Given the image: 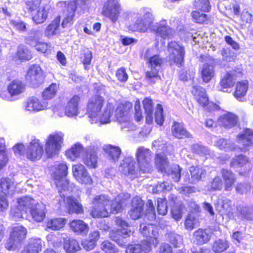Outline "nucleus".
Here are the masks:
<instances>
[{"label": "nucleus", "mask_w": 253, "mask_h": 253, "mask_svg": "<svg viewBox=\"0 0 253 253\" xmlns=\"http://www.w3.org/2000/svg\"><path fill=\"white\" fill-rule=\"evenodd\" d=\"M119 170L125 175L134 176L137 169L133 158L132 157H125L119 167Z\"/></svg>", "instance_id": "412c9836"}, {"label": "nucleus", "mask_w": 253, "mask_h": 253, "mask_svg": "<svg viewBox=\"0 0 253 253\" xmlns=\"http://www.w3.org/2000/svg\"><path fill=\"white\" fill-rule=\"evenodd\" d=\"M237 75L235 71L227 72L221 79L219 90L223 92H228V89L232 88L236 80Z\"/></svg>", "instance_id": "393cba45"}, {"label": "nucleus", "mask_w": 253, "mask_h": 253, "mask_svg": "<svg viewBox=\"0 0 253 253\" xmlns=\"http://www.w3.org/2000/svg\"><path fill=\"white\" fill-rule=\"evenodd\" d=\"M10 24L18 31L24 32L27 30L26 24L20 20H10Z\"/></svg>", "instance_id": "338daca9"}, {"label": "nucleus", "mask_w": 253, "mask_h": 253, "mask_svg": "<svg viewBox=\"0 0 253 253\" xmlns=\"http://www.w3.org/2000/svg\"><path fill=\"white\" fill-rule=\"evenodd\" d=\"M119 0H105L103 4L102 14L113 22H115L118 20L121 11Z\"/></svg>", "instance_id": "4468645a"}, {"label": "nucleus", "mask_w": 253, "mask_h": 253, "mask_svg": "<svg viewBox=\"0 0 253 253\" xmlns=\"http://www.w3.org/2000/svg\"><path fill=\"white\" fill-rule=\"evenodd\" d=\"M48 106L47 101L33 96L27 99L25 103V108L26 111L35 112L46 109Z\"/></svg>", "instance_id": "aec40b11"}, {"label": "nucleus", "mask_w": 253, "mask_h": 253, "mask_svg": "<svg viewBox=\"0 0 253 253\" xmlns=\"http://www.w3.org/2000/svg\"><path fill=\"white\" fill-rule=\"evenodd\" d=\"M141 234L146 237V240L141 242V244L129 245L126 250V253H149L152 247H156L159 242V234L156 227L152 224L141 223L140 225Z\"/></svg>", "instance_id": "39448f33"}, {"label": "nucleus", "mask_w": 253, "mask_h": 253, "mask_svg": "<svg viewBox=\"0 0 253 253\" xmlns=\"http://www.w3.org/2000/svg\"><path fill=\"white\" fill-rule=\"evenodd\" d=\"M49 14V8L42 6L32 12L33 21L37 24L44 22Z\"/></svg>", "instance_id": "7c9ffc66"}, {"label": "nucleus", "mask_w": 253, "mask_h": 253, "mask_svg": "<svg viewBox=\"0 0 253 253\" xmlns=\"http://www.w3.org/2000/svg\"><path fill=\"white\" fill-rule=\"evenodd\" d=\"M72 171L74 177L79 183L85 185H90L92 183L91 176L83 165L73 166Z\"/></svg>", "instance_id": "6ab92c4d"}, {"label": "nucleus", "mask_w": 253, "mask_h": 253, "mask_svg": "<svg viewBox=\"0 0 253 253\" xmlns=\"http://www.w3.org/2000/svg\"><path fill=\"white\" fill-rule=\"evenodd\" d=\"M0 187L2 193V194L0 195V210L3 211L6 209L8 206L6 196L12 195L15 190V187L13 182L8 178H1Z\"/></svg>", "instance_id": "2eb2a0df"}, {"label": "nucleus", "mask_w": 253, "mask_h": 253, "mask_svg": "<svg viewBox=\"0 0 253 253\" xmlns=\"http://www.w3.org/2000/svg\"><path fill=\"white\" fill-rule=\"evenodd\" d=\"M43 153V147L40 140L35 136H32L30 142L27 145L26 158L31 161L39 160L42 158Z\"/></svg>", "instance_id": "dca6fc26"}, {"label": "nucleus", "mask_w": 253, "mask_h": 253, "mask_svg": "<svg viewBox=\"0 0 253 253\" xmlns=\"http://www.w3.org/2000/svg\"><path fill=\"white\" fill-rule=\"evenodd\" d=\"M64 136V134L60 131L48 136L45 144V152L48 158L59 154L63 144Z\"/></svg>", "instance_id": "6e6552de"}, {"label": "nucleus", "mask_w": 253, "mask_h": 253, "mask_svg": "<svg viewBox=\"0 0 253 253\" xmlns=\"http://www.w3.org/2000/svg\"><path fill=\"white\" fill-rule=\"evenodd\" d=\"M238 142L244 146L253 145V131L250 129H245L237 135Z\"/></svg>", "instance_id": "2f4dec72"}, {"label": "nucleus", "mask_w": 253, "mask_h": 253, "mask_svg": "<svg viewBox=\"0 0 253 253\" xmlns=\"http://www.w3.org/2000/svg\"><path fill=\"white\" fill-rule=\"evenodd\" d=\"M159 70L156 69H150V71L146 72V79L150 84H154L155 82L160 79L158 72Z\"/></svg>", "instance_id": "bf43d9fd"}, {"label": "nucleus", "mask_w": 253, "mask_h": 253, "mask_svg": "<svg viewBox=\"0 0 253 253\" xmlns=\"http://www.w3.org/2000/svg\"><path fill=\"white\" fill-rule=\"evenodd\" d=\"M86 1L84 0H72L69 2L62 26L63 28L72 24L76 11H81L85 8Z\"/></svg>", "instance_id": "9b49d317"}, {"label": "nucleus", "mask_w": 253, "mask_h": 253, "mask_svg": "<svg viewBox=\"0 0 253 253\" xmlns=\"http://www.w3.org/2000/svg\"><path fill=\"white\" fill-rule=\"evenodd\" d=\"M221 173L223 180L224 190L226 191H231L236 181L235 174L226 169H222L221 170Z\"/></svg>", "instance_id": "a878e982"}, {"label": "nucleus", "mask_w": 253, "mask_h": 253, "mask_svg": "<svg viewBox=\"0 0 253 253\" xmlns=\"http://www.w3.org/2000/svg\"><path fill=\"white\" fill-rule=\"evenodd\" d=\"M195 241L197 244L203 245L207 243L211 237L209 233L206 230L199 229L196 231L193 234Z\"/></svg>", "instance_id": "a19ab883"}, {"label": "nucleus", "mask_w": 253, "mask_h": 253, "mask_svg": "<svg viewBox=\"0 0 253 253\" xmlns=\"http://www.w3.org/2000/svg\"><path fill=\"white\" fill-rule=\"evenodd\" d=\"M18 209L22 213L30 212L36 204L35 201L30 197H22L18 200Z\"/></svg>", "instance_id": "c756f323"}, {"label": "nucleus", "mask_w": 253, "mask_h": 253, "mask_svg": "<svg viewBox=\"0 0 253 253\" xmlns=\"http://www.w3.org/2000/svg\"><path fill=\"white\" fill-rule=\"evenodd\" d=\"M191 92L199 104L206 110L211 112L217 109V106L215 104L209 101V98L204 88L200 86H193Z\"/></svg>", "instance_id": "f3484780"}, {"label": "nucleus", "mask_w": 253, "mask_h": 253, "mask_svg": "<svg viewBox=\"0 0 253 253\" xmlns=\"http://www.w3.org/2000/svg\"><path fill=\"white\" fill-rule=\"evenodd\" d=\"M228 247V244L226 241L219 239L214 242L212 249L215 253H220L225 251Z\"/></svg>", "instance_id": "4d7b16f0"}, {"label": "nucleus", "mask_w": 253, "mask_h": 253, "mask_svg": "<svg viewBox=\"0 0 253 253\" xmlns=\"http://www.w3.org/2000/svg\"><path fill=\"white\" fill-rule=\"evenodd\" d=\"M101 248L105 253H116L118 252L117 248L108 241L103 242L101 244Z\"/></svg>", "instance_id": "0e129e2a"}, {"label": "nucleus", "mask_w": 253, "mask_h": 253, "mask_svg": "<svg viewBox=\"0 0 253 253\" xmlns=\"http://www.w3.org/2000/svg\"><path fill=\"white\" fill-rule=\"evenodd\" d=\"M144 202L139 197H135L132 200L131 207L128 211L129 217L133 220L140 218L143 214Z\"/></svg>", "instance_id": "4be33fe9"}, {"label": "nucleus", "mask_w": 253, "mask_h": 253, "mask_svg": "<svg viewBox=\"0 0 253 253\" xmlns=\"http://www.w3.org/2000/svg\"><path fill=\"white\" fill-rule=\"evenodd\" d=\"M132 22L127 26L129 31L145 33L151 27L154 19L151 10L149 8L141 9L137 14L131 15Z\"/></svg>", "instance_id": "423d86ee"}, {"label": "nucleus", "mask_w": 253, "mask_h": 253, "mask_svg": "<svg viewBox=\"0 0 253 253\" xmlns=\"http://www.w3.org/2000/svg\"><path fill=\"white\" fill-rule=\"evenodd\" d=\"M231 166L234 168H242L250 165L249 159L244 155H239L234 158L231 162Z\"/></svg>", "instance_id": "c03bdc74"}, {"label": "nucleus", "mask_w": 253, "mask_h": 253, "mask_svg": "<svg viewBox=\"0 0 253 253\" xmlns=\"http://www.w3.org/2000/svg\"><path fill=\"white\" fill-rule=\"evenodd\" d=\"M164 121L163 116V109L160 104L157 105V110L155 112V122L156 123L162 126Z\"/></svg>", "instance_id": "774afa93"}, {"label": "nucleus", "mask_w": 253, "mask_h": 253, "mask_svg": "<svg viewBox=\"0 0 253 253\" xmlns=\"http://www.w3.org/2000/svg\"><path fill=\"white\" fill-rule=\"evenodd\" d=\"M68 172V167L66 164L59 163L55 167L52 174V178L58 190L61 198H64V202L70 213H80L83 211L82 206L76 200L72 197H67L65 199L64 194L62 192L69 191V182L66 179Z\"/></svg>", "instance_id": "7ed1b4c3"}, {"label": "nucleus", "mask_w": 253, "mask_h": 253, "mask_svg": "<svg viewBox=\"0 0 253 253\" xmlns=\"http://www.w3.org/2000/svg\"><path fill=\"white\" fill-rule=\"evenodd\" d=\"M157 211L159 214L165 215L168 212L167 202L165 199L159 198L157 201Z\"/></svg>", "instance_id": "680f3d73"}, {"label": "nucleus", "mask_w": 253, "mask_h": 253, "mask_svg": "<svg viewBox=\"0 0 253 253\" xmlns=\"http://www.w3.org/2000/svg\"><path fill=\"white\" fill-rule=\"evenodd\" d=\"M69 226L72 231L78 235H86L89 230L87 224L82 220H73L70 223Z\"/></svg>", "instance_id": "c85d7f7f"}, {"label": "nucleus", "mask_w": 253, "mask_h": 253, "mask_svg": "<svg viewBox=\"0 0 253 253\" xmlns=\"http://www.w3.org/2000/svg\"><path fill=\"white\" fill-rule=\"evenodd\" d=\"M66 223L64 218H56L49 220L47 223V227L53 230H58L62 228Z\"/></svg>", "instance_id": "de8ad7c7"}, {"label": "nucleus", "mask_w": 253, "mask_h": 253, "mask_svg": "<svg viewBox=\"0 0 253 253\" xmlns=\"http://www.w3.org/2000/svg\"><path fill=\"white\" fill-rule=\"evenodd\" d=\"M185 227L187 230H192L195 226H197L196 219L192 215H188L184 222Z\"/></svg>", "instance_id": "69168bd1"}, {"label": "nucleus", "mask_w": 253, "mask_h": 253, "mask_svg": "<svg viewBox=\"0 0 253 253\" xmlns=\"http://www.w3.org/2000/svg\"><path fill=\"white\" fill-rule=\"evenodd\" d=\"M171 131L173 135L179 139H182L184 137H191V135L186 130L183 126L180 123H174L172 126Z\"/></svg>", "instance_id": "4c0bfd02"}, {"label": "nucleus", "mask_w": 253, "mask_h": 253, "mask_svg": "<svg viewBox=\"0 0 253 253\" xmlns=\"http://www.w3.org/2000/svg\"><path fill=\"white\" fill-rule=\"evenodd\" d=\"M172 185L168 182L159 183L155 187H153L152 192L157 193L161 192L169 191L171 189Z\"/></svg>", "instance_id": "13d9d810"}, {"label": "nucleus", "mask_w": 253, "mask_h": 253, "mask_svg": "<svg viewBox=\"0 0 253 253\" xmlns=\"http://www.w3.org/2000/svg\"><path fill=\"white\" fill-rule=\"evenodd\" d=\"M153 147L157 149L155 163L158 169L170 175L174 181H178L181 177V168L178 165H174L170 169L165 154V152H168V149L171 148V146L167 145L163 141L155 140L153 142Z\"/></svg>", "instance_id": "20e7f679"}, {"label": "nucleus", "mask_w": 253, "mask_h": 253, "mask_svg": "<svg viewBox=\"0 0 253 253\" xmlns=\"http://www.w3.org/2000/svg\"><path fill=\"white\" fill-rule=\"evenodd\" d=\"M115 223L120 229L117 231L112 230L110 233V237L111 239L118 243L120 246L126 245V242L121 241V238H126L129 236L131 231L129 229L128 224L120 217H116Z\"/></svg>", "instance_id": "1a4fd4ad"}, {"label": "nucleus", "mask_w": 253, "mask_h": 253, "mask_svg": "<svg viewBox=\"0 0 253 253\" xmlns=\"http://www.w3.org/2000/svg\"><path fill=\"white\" fill-rule=\"evenodd\" d=\"M42 30L33 29L30 31L28 36L26 38L25 42L31 46L39 42V40L42 37Z\"/></svg>", "instance_id": "37998d69"}, {"label": "nucleus", "mask_w": 253, "mask_h": 253, "mask_svg": "<svg viewBox=\"0 0 253 253\" xmlns=\"http://www.w3.org/2000/svg\"><path fill=\"white\" fill-rule=\"evenodd\" d=\"M249 87L247 81H242L237 83L236 89L234 93V97L240 101L244 100V97L246 94Z\"/></svg>", "instance_id": "f704fd0d"}, {"label": "nucleus", "mask_w": 253, "mask_h": 253, "mask_svg": "<svg viewBox=\"0 0 253 253\" xmlns=\"http://www.w3.org/2000/svg\"><path fill=\"white\" fill-rule=\"evenodd\" d=\"M42 249V242L40 239L32 238L21 253H39Z\"/></svg>", "instance_id": "473e14b6"}, {"label": "nucleus", "mask_w": 253, "mask_h": 253, "mask_svg": "<svg viewBox=\"0 0 253 253\" xmlns=\"http://www.w3.org/2000/svg\"><path fill=\"white\" fill-rule=\"evenodd\" d=\"M214 145L220 150L225 151H232L235 149L234 144L230 140L223 138L217 139L214 142Z\"/></svg>", "instance_id": "a18cd8bd"}, {"label": "nucleus", "mask_w": 253, "mask_h": 253, "mask_svg": "<svg viewBox=\"0 0 253 253\" xmlns=\"http://www.w3.org/2000/svg\"><path fill=\"white\" fill-rule=\"evenodd\" d=\"M25 89V84L21 81L15 80L11 81L7 86V90L13 96L23 93Z\"/></svg>", "instance_id": "e433bc0d"}, {"label": "nucleus", "mask_w": 253, "mask_h": 253, "mask_svg": "<svg viewBox=\"0 0 253 253\" xmlns=\"http://www.w3.org/2000/svg\"><path fill=\"white\" fill-rule=\"evenodd\" d=\"M128 193H121L113 201L110 205L109 197L105 195L96 196L92 202L91 215L94 218L105 217L110 213H117L122 210L123 205L130 198Z\"/></svg>", "instance_id": "f257e3e1"}, {"label": "nucleus", "mask_w": 253, "mask_h": 253, "mask_svg": "<svg viewBox=\"0 0 253 253\" xmlns=\"http://www.w3.org/2000/svg\"><path fill=\"white\" fill-rule=\"evenodd\" d=\"M194 4L197 9L203 12H208L211 8L209 0H197Z\"/></svg>", "instance_id": "e2e57ef3"}, {"label": "nucleus", "mask_w": 253, "mask_h": 253, "mask_svg": "<svg viewBox=\"0 0 253 253\" xmlns=\"http://www.w3.org/2000/svg\"><path fill=\"white\" fill-rule=\"evenodd\" d=\"M152 30L155 32L157 36L163 39L170 38L173 36L174 33L173 29L167 24L166 20H162L153 26Z\"/></svg>", "instance_id": "5701e85b"}, {"label": "nucleus", "mask_w": 253, "mask_h": 253, "mask_svg": "<svg viewBox=\"0 0 253 253\" xmlns=\"http://www.w3.org/2000/svg\"><path fill=\"white\" fill-rule=\"evenodd\" d=\"M45 75L43 71L39 65H31L27 71L26 80L30 86L36 88L44 81Z\"/></svg>", "instance_id": "f8f14e48"}, {"label": "nucleus", "mask_w": 253, "mask_h": 253, "mask_svg": "<svg viewBox=\"0 0 253 253\" xmlns=\"http://www.w3.org/2000/svg\"><path fill=\"white\" fill-rule=\"evenodd\" d=\"M163 63V59L159 55H154L147 61L148 66L150 69L160 70Z\"/></svg>", "instance_id": "864d4df0"}, {"label": "nucleus", "mask_w": 253, "mask_h": 253, "mask_svg": "<svg viewBox=\"0 0 253 253\" xmlns=\"http://www.w3.org/2000/svg\"><path fill=\"white\" fill-rule=\"evenodd\" d=\"M147 209L145 216V219L150 221L155 220L156 219L155 208L151 200H148L147 201Z\"/></svg>", "instance_id": "5fc2aeb1"}, {"label": "nucleus", "mask_w": 253, "mask_h": 253, "mask_svg": "<svg viewBox=\"0 0 253 253\" xmlns=\"http://www.w3.org/2000/svg\"><path fill=\"white\" fill-rule=\"evenodd\" d=\"M64 249L67 253H75L81 249L78 242L73 239L65 241Z\"/></svg>", "instance_id": "49530a36"}, {"label": "nucleus", "mask_w": 253, "mask_h": 253, "mask_svg": "<svg viewBox=\"0 0 253 253\" xmlns=\"http://www.w3.org/2000/svg\"><path fill=\"white\" fill-rule=\"evenodd\" d=\"M136 156L140 170L144 173L150 172L152 170L150 150L144 147H140L137 150Z\"/></svg>", "instance_id": "ddd939ff"}, {"label": "nucleus", "mask_w": 253, "mask_h": 253, "mask_svg": "<svg viewBox=\"0 0 253 253\" xmlns=\"http://www.w3.org/2000/svg\"><path fill=\"white\" fill-rule=\"evenodd\" d=\"M27 230L22 226H15L12 228L6 248L8 250H13L15 246L20 244L26 237Z\"/></svg>", "instance_id": "a211bd4d"}, {"label": "nucleus", "mask_w": 253, "mask_h": 253, "mask_svg": "<svg viewBox=\"0 0 253 253\" xmlns=\"http://www.w3.org/2000/svg\"><path fill=\"white\" fill-rule=\"evenodd\" d=\"M201 74L204 82H210L215 75L213 66L207 63L204 64L201 69Z\"/></svg>", "instance_id": "58836bf2"}, {"label": "nucleus", "mask_w": 253, "mask_h": 253, "mask_svg": "<svg viewBox=\"0 0 253 253\" xmlns=\"http://www.w3.org/2000/svg\"><path fill=\"white\" fill-rule=\"evenodd\" d=\"M132 105L129 102H126L119 105L114 112V107L112 103H108L101 118V124H106L111 121H117L122 129L133 130L136 126L130 119V110Z\"/></svg>", "instance_id": "f03ea898"}, {"label": "nucleus", "mask_w": 253, "mask_h": 253, "mask_svg": "<svg viewBox=\"0 0 253 253\" xmlns=\"http://www.w3.org/2000/svg\"><path fill=\"white\" fill-rule=\"evenodd\" d=\"M104 103V99L99 95H94L89 99L87 104V114L90 123H100L101 124L102 115H100L99 113Z\"/></svg>", "instance_id": "0eeeda50"}, {"label": "nucleus", "mask_w": 253, "mask_h": 253, "mask_svg": "<svg viewBox=\"0 0 253 253\" xmlns=\"http://www.w3.org/2000/svg\"><path fill=\"white\" fill-rule=\"evenodd\" d=\"M60 19L58 18L55 19L46 28L45 34L46 36L50 37L56 34L59 27Z\"/></svg>", "instance_id": "3c124183"}, {"label": "nucleus", "mask_w": 253, "mask_h": 253, "mask_svg": "<svg viewBox=\"0 0 253 253\" xmlns=\"http://www.w3.org/2000/svg\"><path fill=\"white\" fill-rule=\"evenodd\" d=\"M83 161L87 167L91 168H95L97 163V155L94 152L88 153L83 158Z\"/></svg>", "instance_id": "8fccbe9b"}, {"label": "nucleus", "mask_w": 253, "mask_h": 253, "mask_svg": "<svg viewBox=\"0 0 253 253\" xmlns=\"http://www.w3.org/2000/svg\"><path fill=\"white\" fill-rule=\"evenodd\" d=\"M17 56L19 59L25 60H29L32 57L31 53L28 48L23 45L18 47Z\"/></svg>", "instance_id": "603ef678"}, {"label": "nucleus", "mask_w": 253, "mask_h": 253, "mask_svg": "<svg viewBox=\"0 0 253 253\" xmlns=\"http://www.w3.org/2000/svg\"><path fill=\"white\" fill-rule=\"evenodd\" d=\"M168 238L169 242L174 247H180L182 244V237L174 233H170L168 234Z\"/></svg>", "instance_id": "6e6d98bb"}, {"label": "nucleus", "mask_w": 253, "mask_h": 253, "mask_svg": "<svg viewBox=\"0 0 253 253\" xmlns=\"http://www.w3.org/2000/svg\"><path fill=\"white\" fill-rule=\"evenodd\" d=\"M217 121L219 125L225 128H231L237 125L238 117L235 114L227 112L221 115Z\"/></svg>", "instance_id": "b1692460"}, {"label": "nucleus", "mask_w": 253, "mask_h": 253, "mask_svg": "<svg viewBox=\"0 0 253 253\" xmlns=\"http://www.w3.org/2000/svg\"><path fill=\"white\" fill-rule=\"evenodd\" d=\"M232 207L231 201L226 197L219 199L216 204V208L222 214H228L231 211Z\"/></svg>", "instance_id": "79ce46f5"}, {"label": "nucleus", "mask_w": 253, "mask_h": 253, "mask_svg": "<svg viewBox=\"0 0 253 253\" xmlns=\"http://www.w3.org/2000/svg\"><path fill=\"white\" fill-rule=\"evenodd\" d=\"M80 97L74 95L67 103L65 108V114L69 117L76 116L78 113V104Z\"/></svg>", "instance_id": "cd10ccee"}, {"label": "nucleus", "mask_w": 253, "mask_h": 253, "mask_svg": "<svg viewBox=\"0 0 253 253\" xmlns=\"http://www.w3.org/2000/svg\"><path fill=\"white\" fill-rule=\"evenodd\" d=\"M46 212L45 205L41 203H37L30 213L35 221L41 222L44 219Z\"/></svg>", "instance_id": "bb28decb"}, {"label": "nucleus", "mask_w": 253, "mask_h": 253, "mask_svg": "<svg viewBox=\"0 0 253 253\" xmlns=\"http://www.w3.org/2000/svg\"><path fill=\"white\" fill-rule=\"evenodd\" d=\"M58 89V86L56 84H52L46 88L42 92V97L44 100L47 101L55 96Z\"/></svg>", "instance_id": "09e8293b"}, {"label": "nucleus", "mask_w": 253, "mask_h": 253, "mask_svg": "<svg viewBox=\"0 0 253 253\" xmlns=\"http://www.w3.org/2000/svg\"><path fill=\"white\" fill-rule=\"evenodd\" d=\"M84 152V150L83 146L81 144H76L70 149L66 151V156L71 161H75Z\"/></svg>", "instance_id": "ea45409f"}, {"label": "nucleus", "mask_w": 253, "mask_h": 253, "mask_svg": "<svg viewBox=\"0 0 253 253\" xmlns=\"http://www.w3.org/2000/svg\"><path fill=\"white\" fill-rule=\"evenodd\" d=\"M103 150L109 160L114 162L118 161L121 154V150L119 147L107 145L103 147Z\"/></svg>", "instance_id": "c9c22d12"}, {"label": "nucleus", "mask_w": 253, "mask_h": 253, "mask_svg": "<svg viewBox=\"0 0 253 253\" xmlns=\"http://www.w3.org/2000/svg\"><path fill=\"white\" fill-rule=\"evenodd\" d=\"M169 52V61L172 63L180 67L184 63L185 49L184 46L176 42H171L169 43L168 46Z\"/></svg>", "instance_id": "9d476101"}, {"label": "nucleus", "mask_w": 253, "mask_h": 253, "mask_svg": "<svg viewBox=\"0 0 253 253\" xmlns=\"http://www.w3.org/2000/svg\"><path fill=\"white\" fill-rule=\"evenodd\" d=\"M210 190H221L223 187V182L219 176H215L209 184Z\"/></svg>", "instance_id": "052dcab7"}, {"label": "nucleus", "mask_w": 253, "mask_h": 253, "mask_svg": "<svg viewBox=\"0 0 253 253\" xmlns=\"http://www.w3.org/2000/svg\"><path fill=\"white\" fill-rule=\"evenodd\" d=\"M191 177L188 178V182L196 183L200 181L205 176L206 171L202 168L192 166L189 168Z\"/></svg>", "instance_id": "72a5a7b5"}]
</instances>
